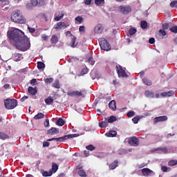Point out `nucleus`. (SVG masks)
Returning a JSON list of instances; mask_svg holds the SVG:
<instances>
[{
	"label": "nucleus",
	"mask_w": 177,
	"mask_h": 177,
	"mask_svg": "<svg viewBox=\"0 0 177 177\" xmlns=\"http://www.w3.org/2000/svg\"><path fill=\"white\" fill-rule=\"evenodd\" d=\"M7 37L10 39V42H14V44L19 43L21 40L24 39V32L23 31L15 28L12 30H8L7 32Z\"/></svg>",
	"instance_id": "f257e3e1"
},
{
	"label": "nucleus",
	"mask_w": 177,
	"mask_h": 177,
	"mask_svg": "<svg viewBox=\"0 0 177 177\" xmlns=\"http://www.w3.org/2000/svg\"><path fill=\"white\" fill-rule=\"evenodd\" d=\"M14 46H15L18 50L26 52V50H28L29 48H30L31 44H30V40H28L25 36L22 40H19V43L14 44Z\"/></svg>",
	"instance_id": "f03ea898"
},
{
	"label": "nucleus",
	"mask_w": 177,
	"mask_h": 177,
	"mask_svg": "<svg viewBox=\"0 0 177 177\" xmlns=\"http://www.w3.org/2000/svg\"><path fill=\"white\" fill-rule=\"evenodd\" d=\"M11 20L14 21V23H17L18 24H26V18L23 17V15L19 10L12 12L11 15Z\"/></svg>",
	"instance_id": "7ed1b4c3"
},
{
	"label": "nucleus",
	"mask_w": 177,
	"mask_h": 177,
	"mask_svg": "<svg viewBox=\"0 0 177 177\" xmlns=\"http://www.w3.org/2000/svg\"><path fill=\"white\" fill-rule=\"evenodd\" d=\"M4 106L7 110H13L17 106V101L15 99L8 98L4 100Z\"/></svg>",
	"instance_id": "20e7f679"
},
{
	"label": "nucleus",
	"mask_w": 177,
	"mask_h": 177,
	"mask_svg": "<svg viewBox=\"0 0 177 177\" xmlns=\"http://www.w3.org/2000/svg\"><path fill=\"white\" fill-rule=\"evenodd\" d=\"M73 138H77V134H68L59 138H53L47 140V141L52 142L56 140V142H64V140L73 139Z\"/></svg>",
	"instance_id": "39448f33"
},
{
	"label": "nucleus",
	"mask_w": 177,
	"mask_h": 177,
	"mask_svg": "<svg viewBox=\"0 0 177 177\" xmlns=\"http://www.w3.org/2000/svg\"><path fill=\"white\" fill-rule=\"evenodd\" d=\"M100 42V46L102 49V50H106L109 51L110 49H111V46L110 45V43L107 41V40L104 38H101L99 40Z\"/></svg>",
	"instance_id": "423d86ee"
},
{
	"label": "nucleus",
	"mask_w": 177,
	"mask_h": 177,
	"mask_svg": "<svg viewBox=\"0 0 177 177\" xmlns=\"http://www.w3.org/2000/svg\"><path fill=\"white\" fill-rule=\"evenodd\" d=\"M116 72L118 73V77L120 78H127L128 77V75H127V72L120 65L115 66Z\"/></svg>",
	"instance_id": "0eeeda50"
},
{
	"label": "nucleus",
	"mask_w": 177,
	"mask_h": 177,
	"mask_svg": "<svg viewBox=\"0 0 177 177\" xmlns=\"http://www.w3.org/2000/svg\"><path fill=\"white\" fill-rule=\"evenodd\" d=\"M119 9L123 15H128V13H131V12H132V8L129 6H120Z\"/></svg>",
	"instance_id": "6e6552de"
},
{
	"label": "nucleus",
	"mask_w": 177,
	"mask_h": 177,
	"mask_svg": "<svg viewBox=\"0 0 177 177\" xmlns=\"http://www.w3.org/2000/svg\"><path fill=\"white\" fill-rule=\"evenodd\" d=\"M128 142L130 146H133L134 147L139 146V138L136 137L130 138Z\"/></svg>",
	"instance_id": "1a4fd4ad"
},
{
	"label": "nucleus",
	"mask_w": 177,
	"mask_h": 177,
	"mask_svg": "<svg viewBox=\"0 0 177 177\" xmlns=\"http://www.w3.org/2000/svg\"><path fill=\"white\" fill-rule=\"evenodd\" d=\"M67 95L68 96H71V97H73L74 96L75 97H80V96H82V97H84V94L82 93V91H68Z\"/></svg>",
	"instance_id": "9d476101"
},
{
	"label": "nucleus",
	"mask_w": 177,
	"mask_h": 177,
	"mask_svg": "<svg viewBox=\"0 0 177 177\" xmlns=\"http://www.w3.org/2000/svg\"><path fill=\"white\" fill-rule=\"evenodd\" d=\"M167 120H168V117H167V115L156 117L153 119V124L156 125L158 122H164V121H167Z\"/></svg>",
	"instance_id": "9b49d317"
},
{
	"label": "nucleus",
	"mask_w": 177,
	"mask_h": 177,
	"mask_svg": "<svg viewBox=\"0 0 177 177\" xmlns=\"http://www.w3.org/2000/svg\"><path fill=\"white\" fill-rule=\"evenodd\" d=\"M67 27H68V25H66L64 22H58L54 26V28L56 30L67 28Z\"/></svg>",
	"instance_id": "f8f14e48"
},
{
	"label": "nucleus",
	"mask_w": 177,
	"mask_h": 177,
	"mask_svg": "<svg viewBox=\"0 0 177 177\" xmlns=\"http://www.w3.org/2000/svg\"><path fill=\"white\" fill-rule=\"evenodd\" d=\"M63 17H64V13H63V12H58L55 14L54 20L55 21H60V20L62 19Z\"/></svg>",
	"instance_id": "ddd939ff"
},
{
	"label": "nucleus",
	"mask_w": 177,
	"mask_h": 177,
	"mask_svg": "<svg viewBox=\"0 0 177 177\" xmlns=\"http://www.w3.org/2000/svg\"><path fill=\"white\" fill-rule=\"evenodd\" d=\"M12 59H14V62H20L21 60H23L24 57L21 54L15 53L12 55Z\"/></svg>",
	"instance_id": "4468645a"
},
{
	"label": "nucleus",
	"mask_w": 177,
	"mask_h": 177,
	"mask_svg": "<svg viewBox=\"0 0 177 177\" xmlns=\"http://www.w3.org/2000/svg\"><path fill=\"white\" fill-rule=\"evenodd\" d=\"M141 171L143 176H149V175H151V174H153V170H151L149 168H144Z\"/></svg>",
	"instance_id": "2eb2a0df"
},
{
	"label": "nucleus",
	"mask_w": 177,
	"mask_h": 177,
	"mask_svg": "<svg viewBox=\"0 0 177 177\" xmlns=\"http://www.w3.org/2000/svg\"><path fill=\"white\" fill-rule=\"evenodd\" d=\"M47 133L48 135H57V133H59V129L52 127L51 129L48 130Z\"/></svg>",
	"instance_id": "dca6fc26"
},
{
	"label": "nucleus",
	"mask_w": 177,
	"mask_h": 177,
	"mask_svg": "<svg viewBox=\"0 0 177 177\" xmlns=\"http://www.w3.org/2000/svg\"><path fill=\"white\" fill-rule=\"evenodd\" d=\"M28 93H30V95H32V96H35V95H37V87L33 88L32 86H29L28 88Z\"/></svg>",
	"instance_id": "f3484780"
},
{
	"label": "nucleus",
	"mask_w": 177,
	"mask_h": 177,
	"mask_svg": "<svg viewBox=\"0 0 177 177\" xmlns=\"http://www.w3.org/2000/svg\"><path fill=\"white\" fill-rule=\"evenodd\" d=\"M109 109H112L113 111H115L117 110V105L115 103V100H112L109 104Z\"/></svg>",
	"instance_id": "a211bd4d"
},
{
	"label": "nucleus",
	"mask_w": 177,
	"mask_h": 177,
	"mask_svg": "<svg viewBox=\"0 0 177 177\" xmlns=\"http://www.w3.org/2000/svg\"><path fill=\"white\" fill-rule=\"evenodd\" d=\"M117 167H118V160H114L113 162L109 165V169L111 170L115 169Z\"/></svg>",
	"instance_id": "6ab92c4d"
},
{
	"label": "nucleus",
	"mask_w": 177,
	"mask_h": 177,
	"mask_svg": "<svg viewBox=\"0 0 177 177\" xmlns=\"http://www.w3.org/2000/svg\"><path fill=\"white\" fill-rule=\"evenodd\" d=\"M142 82H144L145 85H147V86H151V85H153L151 80L147 79V77L142 78Z\"/></svg>",
	"instance_id": "aec40b11"
},
{
	"label": "nucleus",
	"mask_w": 177,
	"mask_h": 177,
	"mask_svg": "<svg viewBox=\"0 0 177 177\" xmlns=\"http://www.w3.org/2000/svg\"><path fill=\"white\" fill-rule=\"evenodd\" d=\"M50 42L53 45H56V44H57V42H59V38L56 36V35H54L52 36Z\"/></svg>",
	"instance_id": "412c9836"
},
{
	"label": "nucleus",
	"mask_w": 177,
	"mask_h": 177,
	"mask_svg": "<svg viewBox=\"0 0 177 177\" xmlns=\"http://www.w3.org/2000/svg\"><path fill=\"white\" fill-rule=\"evenodd\" d=\"M106 136L108 138H114L115 136H117V131L113 130L111 131L110 132L106 133Z\"/></svg>",
	"instance_id": "4be33fe9"
},
{
	"label": "nucleus",
	"mask_w": 177,
	"mask_h": 177,
	"mask_svg": "<svg viewBox=\"0 0 177 177\" xmlns=\"http://www.w3.org/2000/svg\"><path fill=\"white\" fill-rule=\"evenodd\" d=\"M56 124L57 125H58V127H63V125L66 124V122L64 121V120H63V118H59L57 119Z\"/></svg>",
	"instance_id": "5701e85b"
},
{
	"label": "nucleus",
	"mask_w": 177,
	"mask_h": 177,
	"mask_svg": "<svg viewBox=\"0 0 177 177\" xmlns=\"http://www.w3.org/2000/svg\"><path fill=\"white\" fill-rule=\"evenodd\" d=\"M59 169V166H57V164H56L55 162H53L52 163V168L51 170L53 173H56L57 172V170Z\"/></svg>",
	"instance_id": "b1692460"
},
{
	"label": "nucleus",
	"mask_w": 177,
	"mask_h": 177,
	"mask_svg": "<svg viewBox=\"0 0 177 177\" xmlns=\"http://www.w3.org/2000/svg\"><path fill=\"white\" fill-rule=\"evenodd\" d=\"M155 151H162L163 154H167V153H168V149H167V147H159L156 149Z\"/></svg>",
	"instance_id": "393cba45"
},
{
	"label": "nucleus",
	"mask_w": 177,
	"mask_h": 177,
	"mask_svg": "<svg viewBox=\"0 0 177 177\" xmlns=\"http://www.w3.org/2000/svg\"><path fill=\"white\" fill-rule=\"evenodd\" d=\"M145 95L146 97H154V93L149 90L145 91Z\"/></svg>",
	"instance_id": "a878e982"
},
{
	"label": "nucleus",
	"mask_w": 177,
	"mask_h": 177,
	"mask_svg": "<svg viewBox=\"0 0 177 177\" xmlns=\"http://www.w3.org/2000/svg\"><path fill=\"white\" fill-rule=\"evenodd\" d=\"M0 139L1 140H6V139H9V136L2 131H0Z\"/></svg>",
	"instance_id": "bb28decb"
},
{
	"label": "nucleus",
	"mask_w": 177,
	"mask_h": 177,
	"mask_svg": "<svg viewBox=\"0 0 177 177\" xmlns=\"http://www.w3.org/2000/svg\"><path fill=\"white\" fill-rule=\"evenodd\" d=\"M41 174L44 177L52 176V175H53L52 170H49V171H43Z\"/></svg>",
	"instance_id": "cd10ccee"
},
{
	"label": "nucleus",
	"mask_w": 177,
	"mask_h": 177,
	"mask_svg": "<svg viewBox=\"0 0 177 177\" xmlns=\"http://www.w3.org/2000/svg\"><path fill=\"white\" fill-rule=\"evenodd\" d=\"M75 41H77V37L73 36V37L72 38V40L71 41V48H76L77 45H78V43L75 44Z\"/></svg>",
	"instance_id": "c85d7f7f"
},
{
	"label": "nucleus",
	"mask_w": 177,
	"mask_h": 177,
	"mask_svg": "<svg viewBox=\"0 0 177 177\" xmlns=\"http://www.w3.org/2000/svg\"><path fill=\"white\" fill-rule=\"evenodd\" d=\"M45 117V114L42 113H39L34 116V120H41Z\"/></svg>",
	"instance_id": "c756f323"
},
{
	"label": "nucleus",
	"mask_w": 177,
	"mask_h": 177,
	"mask_svg": "<svg viewBox=\"0 0 177 177\" xmlns=\"http://www.w3.org/2000/svg\"><path fill=\"white\" fill-rule=\"evenodd\" d=\"M109 126V122L107 121H102L99 122L100 128H106Z\"/></svg>",
	"instance_id": "7c9ffc66"
},
{
	"label": "nucleus",
	"mask_w": 177,
	"mask_h": 177,
	"mask_svg": "<svg viewBox=\"0 0 177 177\" xmlns=\"http://www.w3.org/2000/svg\"><path fill=\"white\" fill-rule=\"evenodd\" d=\"M45 103L50 105L51 103H53V98L50 96L48 97L47 99L45 100Z\"/></svg>",
	"instance_id": "2f4dec72"
},
{
	"label": "nucleus",
	"mask_w": 177,
	"mask_h": 177,
	"mask_svg": "<svg viewBox=\"0 0 177 177\" xmlns=\"http://www.w3.org/2000/svg\"><path fill=\"white\" fill-rule=\"evenodd\" d=\"M37 68H39V70H42V68H45V64L42 62H38Z\"/></svg>",
	"instance_id": "473e14b6"
},
{
	"label": "nucleus",
	"mask_w": 177,
	"mask_h": 177,
	"mask_svg": "<svg viewBox=\"0 0 177 177\" xmlns=\"http://www.w3.org/2000/svg\"><path fill=\"white\" fill-rule=\"evenodd\" d=\"M53 88H56V89H60V83L59 80H55V82L53 84Z\"/></svg>",
	"instance_id": "72a5a7b5"
},
{
	"label": "nucleus",
	"mask_w": 177,
	"mask_h": 177,
	"mask_svg": "<svg viewBox=\"0 0 177 177\" xmlns=\"http://www.w3.org/2000/svg\"><path fill=\"white\" fill-rule=\"evenodd\" d=\"M169 167H174V165H177V160H171L168 162Z\"/></svg>",
	"instance_id": "f704fd0d"
},
{
	"label": "nucleus",
	"mask_w": 177,
	"mask_h": 177,
	"mask_svg": "<svg viewBox=\"0 0 177 177\" xmlns=\"http://www.w3.org/2000/svg\"><path fill=\"white\" fill-rule=\"evenodd\" d=\"M85 74H88V68H86V67L82 69V71L80 73V77H81L82 75H85Z\"/></svg>",
	"instance_id": "c9c22d12"
},
{
	"label": "nucleus",
	"mask_w": 177,
	"mask_h": 177,
	"mask_svg": "<svg viewBox=\"0 0 177 177\" xmlns=\"http://www.w3.org/2000/svg\"><path fill=\"white\" fill-rule=\"evenodd\" d=\"M158 34H159L160 37H165V35H167V32L164 29H160L158 31Z\"/></svg>",
	"instance_id": "e433bc0d"
},
{
	"label": "nucleus",
	"mask_w": 177,
	"mask_h": 177,
	"mask_svg": "<svg viewBox=\"0 0 177 177\" xmlns=\"http://www.w3.org/2000/svg\"><path fill=\"white\" fill-rule=\"evenodd\" d=\"M78 175L81 177H86V172H85L83 169H80L78 171Z\"/></svg>",
	"instance_id": "4c0bfd02"
},
{
	"label": "nucleus",
	"mask_w": 177,
	"mask_h": 177,
	"mask_svg": "<svg viewBox=\"0 0 177 177\" xmlns=\"http://www.w3.org/2000/svg\"><path fill=\"white\" fill-rule=\"evenodd\" d=\"M141 28L145 30L147 28V21H142L140 23Z\"/></svg>",
	"instance_id": "58836bf2"
},
{
	"label": "nucleus",
	"mask_w": 177,
	"mask_h": 177,
	"mask_svg": "<svg viewBox=\"0 0 177 177\" xmlns=\"http://www.w3.org/2000/svg\"><path fill=\"white\" fill-rule=\"evenodd\" d=\"M142 118L140 116H136L132 119L133 124H138Z\"/></svg>",
	"instance_id": "ea45409f"
},
{
	"label": "nucleus",
	"mask_w": 177,
	"mask_h": 177,
	"mask_svg": "<svg viewBox=\"0 0 177 177\" xmlns=\"http://www.w3.org/2000/svg\"><path fill=\"white\" fill-rule=\"evenodd\" d=\"M114 121H117V118L114 115H111L109 119H108V122L111 124L112 122H114Z\"/></svg>",
	"instance_id": "a19ab883"
},
{
	"label": "nucleus",
	"mask_w": 177,
	"mask_h": 177,
	"mask_svg": "<svg viewBox=\"0 0 177 177\" xmlns=\"http://www.w3.org/2000/svg\"><path fill=\"white\" fill-rule=\"evenodd\" d=\"M86 149L87 150H89V151H93V150H95V149H96V147H95V146H93V145H89L86 147Z\"/></svg>",
	"instance_id": "79ce46f5"
},
{
	"label": "nucleus",
	"mask_w": 177,
	"mask_h": 177,
	"mask_svg": "<svg viewBox=\"0 0 177 177\" xmlns=\"http://www.w3.org/2000/svg\"><path fill=\"white\" fill-rule=\"evenodd\" d=\"M129 35H133L134 34H136V28H131L129 30Z\"/></svg>",
	"instance_id": "37998d69"
},
{
	"label": "nucleus",
	"mask_w": 177,
	"mask_h": 177,
	"mask_svg": "<svg viewBox=\"0 0 177 177\" xmlns=\"http://www.w3.org/2000/svg\"><path fill=\"white\" fill-rule=\"evenodd\" d=\"M94 31L96 34H100L102 32V28L100 26H95Z\"/></svg>",
	"instance_id": "c03bdc74"
},
{
	"label": "nucleus",
	"mask_w": 177,
	"mask_h": 177,
	"mask_svg": "<svg viewBox=\"0 0 177 177\" xmlns=\"http://www.w3.org/2000/svg\"><path fill=\"white\" fill-rule=\"evenodd\" d=\"M75 21H77L79 24H81L82 21H84V18H82V17L78 16L75 18Z\"/></svg>",
	"instance_id": "a18cd8bd"
},
{
	"label": "nucleus",
	"mask_w": 177,
	"mask_h": 177,
	"mask_svg": "<svg viewBox=\"0 0 177 177\" xmlns=\"http://www.w3.org/2000/svg\"><path fill=\"white\" fill-rule=\"evenodd\" d=\"M30 3L32 5V6H37V5H39L38 0H30Z\"/></svg>",
	"instance_id": "49530a36"
},
{
	"label": "nucleus",
	"mask_w": 177,
	"mask_h": 177,
	"mask_svg": "<svg viewBox=\"0 0 177 177\" xmlns=\"http://www.w3.org/2000/svg\"><path fill=\"white\" fill-rule=\"evenodd\" d=\"M169 30L171 31V32H174V34H177V26H174L173 27H171Z\"/></svg>",
	"instance_id": "de8ad7c7"
},
{
	"label": "nucleus",
	"mask_w": 177,
	"mask_h": 177,
	"mask_svg": "<svg viewBox=\"0 0 177 177\" xmlns=\"http://www.w3.org/2000/svg\"><path fill=\"white\" fill-rule=\"evenodd\" d=\"M171 8H177V0L173 1L170 3Z\"/></svg>",
	"instance_id": "09e8293b"
},
{
	"label": "nucleus",
	"mask_w": 177,
	"mask_h": 177,
	"mask_svg": "<svg viewBox=\"0 0 177 177\" xmlns=\"http://www.w3.org/2000/svg\"><path fill=\"white\" fill-rule=\"evenodd\" d=\"M127 117H133L135 116V111H130L127 113Z\"/></svg>",
	"instance_id": "8fccbe9b"
},
{
	"label": "nucleus",
	"mask_w": 177,
	"mask_h": 177,
	"mask_svg": "<svg viewBox=\"0 0 177 177\" xmlns=\"http://www.w3.org/2000/svg\"><path fill=\"white\" fill-rule=\"evenodd\" d=\"M163 30H168L169 28V24L168 23H165L162 26Z\"/></svg>",
	"instance_id": "3c124183"
},
{
	"label": "nucleus",
	"mask_w": 177,
	"mask_h": 177,
	"mask_svg": "<svg viewBox=\"0 0 177 177\" xmlns=\"http://www.w3.org/2000/svg\"><path fill=\"white\" fill-rule=\"evenodd\" d=\"M88 62L91 65L93 66L95 64V61H93V57H90L88 59Z\"/></svg>",
	"instance_id": "603ef678"
},
{
	"label": "nucleus",
	"mask_w": 177,
	"mask_h": 177,
	"mask_svg": "<svg viewBox=\"0 0 177 177\" xmlns=\"http://www.w3.org/2000/svg\"><path fill=\"white\" fill-rule=\"evenodd\" d=\"M103 2H104V0H95V3L97 6H99V5H102V3H103Z\"/></svg>",
	"instance_id": "864d4df0"
},
{
	"label": "nucleus",
	"mask_w": 177,
	"mask_h": 177,
	"mask_svg": "<svg viewBox=\"0 0 177 177\" xmlns=\"http://www.w3.org/2000/svg\"><path fill=\"white\" fill-rule=\"evenodd\" d=\"M46 84H52V82H53V78L50 77V78H47L45 80Z\"/></svg>",
	"instance_id": "5fc2aeb1"
},
{
	"label": "nucleus",
	"mask_w": 177,
	"mask_h": 177,
	"mask_svg": "<svg viewBox=\"0 0 177 177\" xmlns=\"http://www.w3.org/2000/svg\"><path fill=\"white\" fill-rule=\"evenodd\" d=\"M41 39L44 41H48V39H49V37L46 35H41Z\"/></svg>",
	"instance_id": "6e6d98bb"
},
{
	"label": "nucleus",
	"mask_w": 177,
	"mask_h": 177,
	"mask_svg": "<svg viewBox=\"0 0 177 177\" xmlns=\"http://www.w3.org/2000/svg\"><path fill=\"white\" fill-rule=\"evenodd\" d=\"M28 30L29 32H30L31 34L35 32V28H30V26H28Z\"/></svg>",
	"instance_id": "4d7b16f0"
},
{
	"label": "nucleus",
	"mask_w": 177,
	"mask_h": 177,
	"mask_svg": "<svg viewBox=\"0 0 177 177\" xmlns=\"http://www.w3.org/2000/svg\"><path fill=\"white\" fill-rule=\"evenodd\" d=\"M50 143L49 142L44 141L43 142V147H49Z\"/></svg>",
	"instance_id": "13d9d810"
},
{
	"label": "nucleus",
	"mask_w": 177,
	"mask_h": 177,
	"mask_svg": "<svg viewBox=\"0 0 177 177\" xmlns=\"http://www.w3.org/2000/svg\"><path fill=\"white\" fill-rule=\"evenodd\" d=\"M79 31H80L81 32H85V26H80Z\"/></svg>",
	"instance_id": "bf43d9fd"
},
{
	"label": "nucleus",
	"mask_w": 177,
	"mask_h": 177,
	"mask_svg": "<svg viewBox=\"0 0 177 177\" xmlns=\"http://www.w3.org/2000/svg\"><path fill=\"white\" fill-rule=\"evenodd\" d=\"M38 1H39V5L40 6H42L45 5V1H46V0H38Z\"/></svg>",
	"instance_id": "052dcab7"
},
{
	"label": "nucleus",
	"mask_w": 177,
	"mask_h": 177,
	"mask_svg": "<svg viewBox=\"0 0 177 177\" xmlns=\"http://www.w3.org/2000/svg\"><path fill=\"white\" fill-rule=\"evenodd\" d=\"M154 42H156V39L153 37H151L149 39V43L151 44H154Z\"/></svg>",
	"instance_id": "680f3d73"
},
{
	"label": "nucleus",
	"mask_w": 177,
	"mask_h": 177,
	"mask_svg": "<svg viewBox=\"0 0 177 177\" xmlns=\"http://www.w3.org/2000/svg\"><path fill=\"white\" fill-rule=\"evenodd\" d=\"M161 169L163 172H167V171H168V167H167V166H162Z\"/></svg>",
	"instance_id": "e2e57ef3"
},
{
	"label": "nucleus",
	"mask_w": 177,
	"mask_h": 177,
	"mask_svg": "<svg viewBox=\"0 0 177 177\" xmlns=\"http://www.w3.org/2000/svg\"><path fill=\"white\" fill-rule=\"evenodd\" d=\"M44 127H49V120L48 119H46L44 122Z\"/></svg>",
	"instance_id": "0e129e2a"
},
{
	"label": "nucleus",
	"mask_w": 177,
	"mask_h": 177,
	"mask_svg": "<svg viewBox=\"0 0 177 177\" xmlns=\"http://www.w3.org/2000/svg\"><path fill=\"white\" fill-rule=\"evenodd\" d=\"M30 84H31V85H35L37 84V79H32L30 81Z\"/></svg>",
	"instance_id": "69168bd1"
},
{
	"label": "nucleus",
	"mask_w": 177,
	"mask_h": 177,
	"mask_svg": "<svg viewBox=\"0 0 177 177\" xmlns=\"http://www.w3.org/2000/svg\"><path fill=\"white\" fill-rule=\"evenodd\" d=\"M92 0H84L85 5H91Z\"/></svg>",
	"instance_id": "338daca9"
},
{
	"label": "nucleus",
	"mask_w": 177,
	"mask_h": 177,
	"mask_svg": "<svg viewBox=\"0 0 177 177\" xmlns=\"http://www.w3.org/2000/svg\"><path fill=\"white\" fill-rule=\"evenodd\" d=\"M28 99V96H24L20 99L21 102H24L26 100Z\"/></svg>",
	"instance_id": "774afa93"
}]
</instances>
